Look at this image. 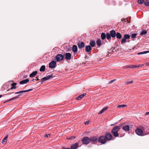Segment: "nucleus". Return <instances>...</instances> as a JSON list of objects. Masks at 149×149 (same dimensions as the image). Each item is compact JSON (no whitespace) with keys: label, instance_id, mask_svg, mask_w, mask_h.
I'll return each instance as SVG.
<instances>
[{"label":"nucleus","instance_id":"4be33fe9","mask_svg":"<svg viewBox=\"0 0 149 149\" xmlns=\"http://www.w3.org/2000/svg\"><path fill=\"white\" fill-rule=\"evenodd\" d=\"M108 109V107H106L104 108L103 109H102L100 111L99 114H101L102 113H103L105 111H106L107 109Z\"/></svg>","mask_w":149,"mask_h":149},{"label":"nucleus","instance_id":"473e14b6","mask_svg":"<svg viewBox=\"0 0 149 149\" xmlns=\"http://www.w3.org/2000/svg\"><path fill=\"white\" fill-rule=\"evenodd\" d=\"M127 107V105L125 104L119 105L117 106V107L118 108L123 107Z\"/></svg>","mask_w":149,"mask_h":149},{"label":"nucleus","instance_id":"39448f33","mask_svg":"<svg viewBox=\"0 0 149 149\" xmlns=\"http://www.w3.org/2000/svg\"><path fill=\"white\" fill-rule=\"evenodd\" d=\"M105 137L106 140L107 139L108 140H111L114 139H113L112 135L110 133H107Z\"/></svg>","mask_w":149,"mask_h":149},{"label":"nucleus","instance_id":"4468645a","mask_svg":"<svg viewBox=\"0 0 149 149\" xmlns=\"http://www.w3.org/2000/svg\"><path fill=\"white\" fill-rule=\"evenodd\" d=\"M96 43L97 45L99 47H100L102 45L101 40L100 39H97L96 41Z\"/></svg>","mask_w":149,"mask_h":149},{"label":"nucleus","instance_id":"37998d69","mask_svg":"<svg viewBox=\"0 0 149 149\" xmlns=\"http://www.w3.org/2000/svg\"><path fill=\"white\" fill-rule=\"evenodd\" d=\"M50 134H46L45 135V137H48L50 136Z\"/></svg>","mask_w":149,"mask_h":149},{"label":"nucleus","instance_id":"412c9836","mask_svg":"<svg viewBox=\"0 0 149 149\" xmlns=\"http://www.w3.org/2000/svg\"><path fill=\"white\" fill-rule=\"evenodd\" d=\"M37 73V71H35L31 73L29 75V77H34Z\"/></svg>","mask_w":149,"mask_h":149},{"label":"nucleus","instance_id":"6ab92c4d","mask_svg":"<svg viewBox=\"0 0 149 149\" xmlns=\"http://www.w3.org/2000/svg\"><path fill=\"white\" fill-rule=\"evenodd\" d=\"M21 95H22L21 94H20V95H18V96H17V97H13L11 99H9L8 100H7L6 101V102H8L10 101H11V100H15V99H16L17 98H19V96H21ZM5 102H4V103H5Z\"/></svg>","mask_w":149,"mask_h":149},{"label":"nucleus","instance_id":"f8f14e48","mask_svg":"<svg viewBox=\"0 0 149 149\" xmlns=\"http://www.w3.org/2000/svg\"><path fill=\"white\" fill-rule=\"evenodd\" d=\"M29 81V80L28 79H26L20 81L19 83L21 84H25L28 82Z\"/></svg>","mask_w":149,"mask_h":149},{"label":"nucleus","instance_id":"e433bc0d","mask_svg":"<svg viewBox=\"0 0 149 149\" xmlns=\"http://www.w3.org/2000/svg\"><path fill=\"white\" fill-rule=\"evenodd\" d=\"M147 33V32L146 31H143L141 32L140 33V35L141 36H142L143 35L146 34Z\"/></svg>","mask_w":149,"mask_h":149},{"label":"nucleus","instance_id":"423d86ee","mask_svg":"<svg viewBox=\"0 0 149 149\" xmlns=\"http://www.w3.org/2000/svg\"><path fill=\"white\" fill-rule=\"evenodd\" d=\"M63 58V56L61 54H58L56 56V61L58 62L62 61Z\"/></svg>","mask_w":149,"mask_h":149},{"label":"nucleus","instance_id":"603ef678","mask_svg":"<svg viewBox=\"0 0 149 149\" xmlns=\"http://www.w3.org/2000/svg\"><path fill=\"white\" fill-rule=\"evenodd\" d=\"M34 79H33V80H32V81H33Z\"/></svg>","mask_w":149,"mask_h":149},{"label":"nucleus","instance_id":"6e6552de","mask_svg":"<svg viewBox=\"0 0 149 149\" xmlns=\"http://www.w3.org/2000/svg\"><path fill=\"white\" fill-rule=\"evenodd\" d=\"M135 132L136 134L139 136H141L143 133V131L138 128L136 129L135 130Z\"/></svg>","mask_w":149,"mask_h":149},{"label":"nucleus","instance_id":"c756f323","mask_svg":"<svg viewBox=\"0 0 149 149\" xmlns=\"http://www.w3.org/2000/svg\"><path fill=\"white\" fill-rule=\"evenodd\" d=\"M148 52H149V51H144V52H141L139 53H138V54L139 55V54H145L148 53Z\"/></svg>","mask_w":149,"mask_h":149},{"label":"nucleus","instance_id":"5701e85b","mask_svg":"<svg viewBox=\"0 0 149 149\" xmlns=\"http://www.w3.org/2000/svg\"><path fill=\"white\" fill-rule=\"evenodd\" d=\"M116 37L117 39H120L122 38V35L119 32H117L116 33Z\"/></svg>","mask_w":149,"mask_h":149},{"label":"nucleus","instance_id":"7ed1b4c3","mask_svg":"<svg viewBox=\"0 0 149 149\" xmlns=\"http://www.w3.org/2000/svg\"><path fill=\"white\" fill-rule=\"evenodd\" d=\"M81 141L83 144H87L91 141V140L90 138L85 136L82 139Z\"/></svg>","mask_w":149,"mask_h":149},{"label":"nucleus","instance_id":"0eeeda50","mask_svg":"<svg viewBox=\"0 0 149 149\" xmlns=\"http://www.w3.org/2000/svg\"><path fill=\"white\" fill-rule=\"evenodd\" d=\"M56 62L54 61H52L49 64V67L51 68H54L56 67Z\"/></svg>","mask_w":149,"mask_h":149},{"label":"nucleus","instance_id":"ddd939ff","mask_svg":"<svg viewBox=\"0 0 149 149\" xmlns=\"http://www.w3.org/2000/svg\"><path fill=\"white\" fill-rule=\"evenodd\" d=\"M86 95V93H83L82 94L79 95L76 98V99L77 100H81V98L83 97L85 95Z\"/></svg>","mask_w":149,"mask_h":149},{"label":"nucleus","instance_id":"20e7f679","mask_svg":"<svg viewBox=\"0 0 149 149\" xmlns=\"http://www.w3.org/2000/svg\"><path fill=\"white\" fill-rule=\"evenodd\" d=\"M98 140L99 143L103 144L105 143L106 142V139L104 136H100L99 137Z\"/></svg>","mask_w":149,"mask_h":149},{"label":"nucleus","instance_id":"8fccbe9b","mask_svg":"<svg viewBox=\"0 0 149 149\" xmlns=\"http://www.w3.org/2000/svg\"><path fill=\"white\" fill-rule=\"evenodd\" d=\"M116 124H111V126H112L113 125H115Z\"/></svg>","mask_w":149,"mask_h":149},{"label":"nucleus","instance_id":"a18cd8bd","mask_svg":"<svg viewBox=\"0 0 149 149\" xmlns=\"http://www.w3.org/2000/svg\"><path fill=\"white\" fill-rule=\"evenodd\" d=\"M89 123V122L88 121H86V122H85L84 124L85 125H88V123Z\"/></svg>","mask_w":149,"mask_h":149},{"label":"nucleus","instance_id":"3c124183","mask_svg":"<svg viewBox=\"0 0 149 149\" xmlns=\"http://www.w3.org/2000/svg\"><path fill=\"white\" fill-rule=\"evenodd\" d=\"M2 97V95H0V98L1 97Z\"/></svg>","mask_w":149,"mask_h":149},{"label":"nucleus","instance_id":"bb28decb","mask_svg":"<svg viewBox=\"0 0 149 149\" xmlns=\"http://www.w3.org/2000/svg\"><path fill=\"white\" fill-rule=\"evenodd\" d=\"M133 83V81L132 80H131L130 79H128L125 82V84H132Z\"/></svg>","mask_w":149,"mask_h":149},{"label":"nucleus","instance_id":"7c9ffc66","mask_svg":"<svg viewBox=\"0 0 149 149\" xmlns=\"http://www.w3.org/2000/svg\"><path fill=\"white\" fill-rule=\"evenodd\" d=\"M130 36L128 34H125L124 35V38L126 39H128L130 38Z\"/></svg>","mask_w":149,"mask_h":149},{"label":"nucleus","instance_id":"a19ab883","mask_svg":"<svg viewBox=\"0 0 149 149\" xmlns=\"http://www.w3.org/2000/svg\"><path fill=\"white\" fill-rule=\"evenodd\" d=\"M116 80L115 79H113V80H111L109 81V84H111L113 83L114 81H115Z\"/></svg>","mask_w":149,"mask_h":149},{"label":"nucleus","instance_id":"b1692460","mask_svg":"<svg viewBox=\"0 0 149 149\" xmlns=\"http://www.w3.org/2000/svg\"><path fill=\"white\" fill-rule=\"evenodd\" d=\"M17 85V83H14L12 84L11 85L12 86V87L9 90H12L13 89H15L16 88V86H15V85Z\"/></svg>","mask_w":149,"mask_h":149},{"label":"nucleus","instance_id":"f257e3e1","mask_svg":"<svg viewBox=\"0 0 149 149\" xmlns=\"http://www.w3.org/2000/svg\"><path fill=\"white\" fill-rule=\"evenodd\" d=\"M122 124H121L120 126H117L114 127L111 131V133L115 137H118L119 136L118 132L120 129V127L121 126Z\"/></svg>","mask_w":149,"mask_h":149},{"label":"nucleus","instance_id":"a878e982","mask_svg":"<svg viewBox=\"0 0 149 149\" xmlns=\"http://www.w3.org/2000/svg\"><path fill=\"white\" fill-rule=\"evenodd\" d=\"M45 66L44 65L42 66L40 69V71L44 72L45 71Z\"/></svg>","mask_w":149,"mask_h":149},{"label":"nucleus","instance_id":"58836bf2","mask_svg":"<svg viewBox=\"0 0 149 149\" xmlns=\"http://www.w3.org/2000/svg\"><path fill=\"white\" fill-rule=\"evenodd\" d=\"M53 75V74H51L47 76V78L49 80L52 77Z\"/></svg>","mask_w":149,"mask_h":149},{"label":"nucleus","instance_id":"c9c22d12","mask_svg":"<svg viewBox=\"0 0 149 149\" xmlns=\"http://www.w3.org/2000/svg\"><path fill=\"white\" fill-rule=\"evenodd\" d=\"M137 2L138 3L141 4L144 3V0H138Z\"/></svg>","mask_w":149,"mask_h":149},{"label":"nucleus","instance_id":"f3484780","mask_svg":"<svg viewBox=\"0 0 149 149\" xmlns=\"http://www.w3.org/2000/svg\"><path fill=\"white\" fill-rule=\"evenodd\" d=\"M101 37L102 40H104L106 38H107V33L105 34L104 33H102L101 34Z\"/></svg>","mask_w":149,"mask_h":149},{"label":"nucleus","instance_id":"2eb2a0df","mask_svg":"<svg viewBox=\"0 0 149 149\" xmlns=\"http://www.w3.org/2000/svg\"><path fill=\"white\" fill-rule=\"evenodd\" d=\"M90 140L91 141H93L96 143L97 140V138L96 136L91 137H90Z\"/></svg>","mask_w":149,"mask_h":149},{"label":"nucleus","instance_id":"de8ad7c7","mask_svg":"<svg viewBox=\"0 0 149 149\" xmlns=\"http://www.w3.org/2000/svg\"><path fill=\"white\" fill-rule=\"evenodd\" d=\"M35 80L36 81H38L39 80V79L38 78H36V79Z\"/></svg>","mask_w":149,"mask_h":149},{"label":"nucleus","instance_id":"a211bd4d","mask_svg":"<svg viewBox=\"0 0 149 149\" xmlns=\"http://www.w3.org/2000/svg\"><path fill=\"white\" fill-rule=\"evenodd\" d=\"M72 51L74 52H76L77 51V46L75 45H74L73 46L72 49Z\"/></svg>","mask_w":149,"mask_h":149},{"label":"nucleus","instance_id":"72a5a7b5","mask_svg":"<svg viewBox=\"0 0 149 149\" xmlns=\"http://www.w3.org/2000/svg\"><path fill=\"white\" fill-rule=\"evenodd\" d=\"M126 39L124 38H123L121 40V44H122L123 43H125L126 42Z\"/></svg>","mask_w":149,"mask_h":149},{"label":"nucleus","instance_id":"ea45409f","mask_svg":"<svg viewBox=\"0 0 149 149\" xmlns=\"http://www.w3.org/2000/svg\"><path fill=\"white\" fill-rule=\"evenodd\" d=\"M33 90V89H28V90H26L24 91V92H29V91H32Z\"/></svg>","mask_w":149,"mask_h":149},{"label":"nucleus","instance_id":"c03bdc74","mask_svg":"<svg viewBox=\"0 0 149 149\" xmlns=\"http://www.w3.org/2000/svg\"><path fill=\"white\" fill-rule=\"evenodd\" d=\"M75 138V136H72L71 137H70V138H69L68 139H72L73 138L74 139Z\"/></svg>","mask_w":149,"mask_h":149},{"label":"nucleus","instance_id":"1a4fd4ad","mask_svg":"<svg viewBox=\"0 0 149 149\" xmlns=\"http://www.w3.org/2000/svg\"><path fill=\"white\" fill-rule=\"evenodd\" d=\"M77 45L79 49H81L85 46L84 43L83 42H79L78 43Z\"/></svg>","mask_w":149,"mask_h":149},{"label":"nucleus","instance_id":"dca6fc26","mask_svg":"<svg viewBox=\"0 0 149 149\" xmlns=\"http://www.w3.org/2000/svg\"><path fill=\"white\" fill-rule=\"evenodd\" d=\"M78 147V144L77 143L72 144L71 146V149H76Z\"/></svg>","mask_w":149,"mask_h":149},{"label":"nucleus","instance_id":"393cba45","mask_svg":"<svg viewBox=\"0 0 149 149\" xmlns=\"http://www.w3.org/2000/svg\"><path fill=\"white\" fill-rule=\"evenodd\" d=\"M90 44L91 47H93L95 45V41L93 40L91 41L90 42Z\"/></svg>","mask_w":149,"mask_h":149},{"label":"nucleus","instance_id":"9b49d317","mask_svg":"<svg viewBox=\"0 0 149 149\" xmlns=\"http://www.w3.org/2000/svg\"><path fill=\"white\" fill-rule=\"evenodd\" d=\"M123 130L126 132H128L130 130V127L128 125H126L123 127Z\"/></svg>","mask_w":149,"mask_h":149},{"label":"nucleus","instance_id":"9d476101","mask_svg":"<svg viewBox=\"0 0 149 149\" xmlns=\"http://www.w3.org/2000/svg\"><path fill=\"white\" fill-rule=\"evenodd\" d=\"M65 58L67 60H69L71 58V54L70 53H67L65 54Z\"/></svg>","mask_w":149,"mask_h":149},{"label":"nucleus","instance_id":"49530a36","mask_svg":"<svg viewBox=\"0 0 149 149\" xmlns=\"http://www.w3.org/2000/svg\"><path fill=\"white\" fill-rule=\"evenodd\" d=\"M149 114V111L146 112L145 114V116H146Z\"/></svg>","mask_w":149,"mask_h":149},{"label":"nucleus","instance_id":"864d4df0","mask_svg":"<svg viewBox=\"0 0 149 149\" xmlns=\"http://www.w3.org/2000/svg\"><path fill=\"white\" fill-rule=\"evenodd\" d=\"M62 149H64L63 148H62Z\"/></svg>","mask_w":149,"mask_h":149},{"label":"nucleus","instance_id":"f03ea898","mask_svg":"<svg viewBox=\"0 0 149 149\" xmlns=\"http://www.w3.org/2000/svg\"><path fill=\"white\" fill-rule=\"evenodd\" d=\"M116 36V33L114 30H112L109 32V33H107V39L108 40H111V38H114Z\"/></svg>","mask_w":149,"mask_h":149},{"label":"nucleus","instance_id":"f704fd0d","mask_svg":"<svg viewBox=\"0 0 149 149\" xmlns=\"http://www.w3.org/2000/svg\"><path fill=\"white\" fill-rule=\"evenodd\" d=\"M137 36V34L136 33H134L132 34L131 36V37L132 38H135L136 37V36Z\"/></svg>","mask_w":149,"mask_h":149},{"label":"nucleus","instance_id":"09e8293b","mask_svg":"<svg viewBox=\"0 0 149 149\" xmlns=\"http://www.w3.org/2000/svg\"><path fill=\"white\" fill-rule=\"evenodd\" d=\"M64 149H70V148H63Z\"/></svg>","mask_w":149,"mask_h":149},{"label":"nucleus","instance_id":"2f4dec72","mask_svg":"<svg viewBox=\"0 0 149 149\" xmlns=\"http://www.w3.org/2000/svg\"><path fill=\"white\" fill-rule=\"evenodd\" d=\"M7 138L8 136H6L4 139H3L2 141V143L3 144H4L7 141Z\"/></svg>","mask_w":149,"mask_h":149},{"label":"nucleus","instance_id":"aec40b11","mask_svg":"<svg viewBox=\"0 0 149 149\" xmlns=\"http://www.w3.org/2000/svg\"><path fill=\"white\" fill-rule=\"evenodd\" d=\"M86 50L87 52H89L91 50V48L90 46L87 45L86 47Z\"/></svg>","mask_w":149,"mask_h":149},{"label":"nucleus","instance_id":"cd10ccee","mask_svg":"<svg viewBox=\"0 0 149 149\" xmlns=\"http://www.w3.org/2000/svg\"><path fill=\"white\" fill-rule=\"evenodd\" d=\"M48 80V78H47V77H44L43 78H42V79H41V83L42 84V83H43L45 81H46V80Z\"/></svg>","mask_w":149,"mask_h":149},{"label":"nucleus","instance_id":"c85d7f7f","mask_svg":"<svg viewBox=\"0 0 149 149\" xmlns=\"http://www.w3.org/2000/svg\"><path fill=\"white\" fill-rule=\"evenodd\" d=\"M143 66V65H132L130 67V68H137L139 67H141V66Z\"/></svg>","mask_w":149,"mask_h":149},{"label":"nucleus","instance_id":"79ce46f5","mask_svg":"<svg viewBox=\"0 0 149 149\" xmlns=\"http://www.w3.org/2000/svg\"><path fill=\"white\" fill-rule=\"evenodd\" d=\"M24 93V91H20L19 92H17L15 93V94H18L20 93Z\"/></svg>","mask_w":149,"mask_h":149},{"label":"nucleus","instance_id":"4c0bfd02","mask_svg":"<svg viewBox=\"0 0 149 149\" xmlns=\"http://www.w3.org/2000/svg\"><path fill=\"white\" fill-rule=\"evenodd\" d=\"M144 4L146 6H149V1H144Z\"/></svg>","mask_w":149,"mask_h":149}]
</instances>
